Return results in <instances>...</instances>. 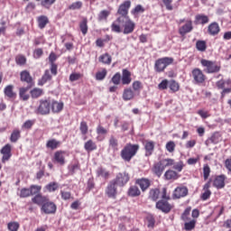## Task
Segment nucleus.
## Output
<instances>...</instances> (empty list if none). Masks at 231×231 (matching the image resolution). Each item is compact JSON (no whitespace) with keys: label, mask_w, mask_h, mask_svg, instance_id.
Instances as JSON below:
<instances>
[{"label":"nucleus","mask_w":231,"mask_h":231,"mask_svg":"<svg viewBox=\"0 0 231 231\" xmlns=\"http://www.w3.org/2000/svg\"><path fill=\"white\" fill-rule=\"evenodd\" d=\"M196 228V220H191L189 222H185L184 224V230L186 231H191Z\"/></svg>","instance_id":"nucleus-38"},{"label":"nucleus","mask_w":231,"mask_h":231,"mask_svg":"<svg viewBox=\"0 0 231 231\" xmlns=\"http://www.w3.org/2000/svg\"><path fill=\"white\" fill-rule=\"evenodd\" d=\"M161 165L165 169L166 167H171V165H174V161L172 159H164L160 161Z\"/></svg>","instance_id":"nucleus-44"},{"label":"nucleus","mask_w":231,"mask_h":231,"mask_svg":"<svg viewBox=\"0 0 231 231\" xmlns=\"http://www.w3.org/2000/svg\"><path fill=\"white\" fill-rule=\"evenodd\" d=\"M109 147L113 149L114 152L118 151V139L115 136H111L109 139Z\"/></svg>","instance_id":"nucleus-31"},{"label":"nucleus","mask_w":231,"mask_h":231,"mask_svg":"<svg viewBox=\"0 0 231 231\" xmlns=\"http://www.w3.org/2000/svg\"><path fill=\"white\" fill-rule=\"evenodd\" d=\"M81 8H82V2H80V1L72 3L69 6V10H80Z\"/></svg>","instance_id":"nucleus-52"},{"label":"nucleus","mask_w":231,"mask_h":231,"mask_svg":"<svg viewBox=\"0 0 231 231\" xmlns=\"http://www.w3.org/2000/svg\"><path fill=\"white\" fill-rule=\"evenodd\" d=\"M51 109V101L48 99L40 100V106L36 109V115H50Z\"/></svg>","instance_id":"nucleus-7"},{"label":"nucleus","mask_w":231,"mask_h":231,"mask_svg":"<svg viewBox=\"0 0 231 231\" xmlns=\"http://www.w3.org/2000/svg\"><path fill=\"white\" fill-rule=\"evenodd\" d=\"M29 196H32L30 193V189L23 188L20 191V198H29Z\"/></svg>","instance_id":"nucleus-59"},{"label":"nucleus","mask_w":231,"mask_h":231,"mask_svg":"<svg viewBox=\"0 0 231 231\" xmlns=\"http://www.w3.org/2000/svg\"><path fill=\"white\" fill-rule=\"evenodd\" d=\"M4 93L5 97H8V98H15L16 94L14 91V86L13 85H8L5 87Z\"/></svg>","instance_id":"nucleus-26"},{"label":"nucleus","mask_w":231,"mask_h":231,"mask_svg":"<svg viewBox=\"0 0 231 231\" xmlns=\"http://www.w3.org/2000/svg\"><path fill=\"white\" fill-rule=\"evenodd\" d=\"M106 194L107 198H111L112 199H116V184L112 180L106 187Z\"/></svg>","instance_id":"nucleus-11"},{"label":"nucleus","mask_w":231,"mask_h":231,"mask_svg":"<svg viewBox=\"0 0 231 231\" xmlns=\"http://www.w3.org/2000/svg\"><path fill=\"white\" fill-rule=\"evenodd\" d=\"M164 178H165V180H178V178H180V176L178 175V172H176L172 170H168L164 173Z\"/></svg>","instance_id":"nucleus-29"},{"label":"nucleus","mask_w":231,"mask_h":231,"mask_svg":"<svg viewBox=\"0 0 231 231\" xmlns=\"http://www.w3.org/2000/svg\"><path fill=\"white\" fill-rule=\"evenodd\" d=\"M188 194L189 189L186 187H178L173 192L174 198H177L178 199H180V198H185Z\"/></svg>","instance_id":"nucleus-14"},{"label":"nucleus","mask_w":231,"mask_h":231,"mask_svg":"<svg viewBox=\"0 0 231 231\" xmlns=\"http://www.w3.org/2000/svg\"><path fill=\"white\" fill-rule=\"evenodd\" d=\"M84 147L88 152L95 151L97 150V143H95L93 140H88L87 143H85Z\"/></svg>","instance_id":"nucleus-34"},{"label":"nucleus","mask_w":231,"mask_h":231,"mask_svg":"<svg viewBox=\"0 0 231 231\" xmlns=\"http://www.w3.org/2000/svg\"><path fill=\"white\" fill-rule=\"evenodd\" d=\"M112 32H115L116 33H121L122 28L120 27V23L116 22V20L112 23L111 25Z\"/></svg>","instance_id":"nucleus-46"},{"label":"nucleus","mask_w":231,"mask_h":231,"mask_svg":"<svg viewBox=\"0 0 231 231\" xmlns=\"http://www.w3.org/2000/svg\"><path fill=\"white\" fill-rule=\"evenodd\" d=\"M55 1H57V0H42L41 1V5L43 8H46L47 10H50V8H51L52 5H55Z\"/></svg>","instance_id":"nucleus-36"},{"label":"nucleus","mask_w":231,"mask_h":231,"mask_svg":"<svg viewBox=\"0 0 231 231\" xmlns=\"http://www.w3.org/2000/svg\"><path fill=\"white\" fill-rule=\"evenodd\" d=\"M106 75H107V70L103 69L102 71H98L96 74L97 80H104L106 79Z\"/></svg>","instance_id":"nucleus-50"},{"label":"nucleus","mask_w":231,"mask_h":231,"mask_svg":"<svg viewBox=\"0 0 231 231\" xmlns=\"http://www.w3.org/2000/svg\"><path fill=\"white\" fill-rule=\"evenodd\" d=\"M112 58L109 54L106 53L99 57V62L103 64H111Z\"/></svg>","instance_id":"nucleus-37"},{"label":"nucleus","mask_w":231,"mask_h":231,"mask_svg":"<svg viewBox=\"0 0 231 231\" xmlns=\"http://www.w3.org/2000/svg\"><path fill=\"white\" fill-rule=\"evenodd\" d=\"M1 154H3L2 157V163H5L12 158V145L5 144L0 151Z\"/></svg>","instance_id":"nucleus-10"},{"label":"nucleus","mask_w":231,"mask_h":231,"mask_svg":"<svg viewBox=\"0 0 231 231\" xmlns=\"http://www.w3.org/2000/svg\"><path fill=\"white\" fill-rule=\"evenodd\" d=\"M192 77L196 84H203V82H205V75L199 69H194L192 70Z\"/></svg>","instance_id":"nucleus-12"},{"label":"nucleus","mask_w":231,"mask_h":231,"mask_svg":"<svg viewBox=\"0 0 231 231\" xmlns=\"http://www.w3.org/2000/svg\"><path fill=\"white\" fill-rule=\"evenodd\" d=\"M88 123H86V121H82L80 123V126H79V131L81 132L82 134H88Z\"/></svg>","instance_id":"nucleus-56"},{"label":"nucleus","mask_w":231,"mask_h":231,"mask_svg":"<svg viewBox=\"0 0 231 231\" xmlns=\"http://www.w3.org/2000/svg\"><path fill=\"white\" fill-rule=\"evenodd\" d=\"M121 79H122V76L120 75V73L119 72L116 73L112 78L113 84H115L116 86H118V84H120Z\"/></svg>","instance_id":"nucleus-61"},{"label":"nucleus","mask_w":231,"mask_h":231,"mask_svg":"<svg viewBox=\"0 0 231 231\" xmlns=\"http://www.w3.org/2000/svg\"><path fill=\"white\" fill-rule=\"evenodd\" d=\"M51 107L52 113H60V111L64 109V103L52 101L51 102Z\"/></svg>","instance_id":"nucleus-17"},{"label":"nucleus","mask_w":231,"mask_h":231,"mask_svg":"<svg viewBox=\"0 0 231 231\" xmlns=\"http://www.w3.org/2000/svg\"><path fill=\"white\" fill-rule=\"evenodd\" d=\"M34 124H35V120H27L23 123L22 127L23 129H30L31 127H33Z\"/></svg>","instance_id":"nucleus-60"},{"label":"nucleus","mask_w":231,"mask_h":231,"mask_svg":"<svg viewBox=\"0 0 231 231\" xmlns=\"http://www.w3.org/2000/svg\"><path fill=\"white\" fill-rule=\"evenodd\" d=\"M38 26L41 30H43V28H46V24L50 23V20L48 19V16L46 15H41L37 18Z\"/></svg>","instance_id":"nucleus-19"},{"label":"nucleus","mask_w":231,"mask_h":231,"mask_svg":"<svg viewBox=\"0 0 231 231\" xmlns=\"http://www.w3.org/2000/svg\"><path fill=\"white\" fill-rule=\"evenodd\" d=\"M45 189L49 192H55V190H57V189H59V183H57V182H51V183H49V184H47L45 186Z\"/></svg>","instance_id":"nucleus-39"},{"label":"nucleus","mask_w":231,"mask_h":231,"mask_svg":"<svg viewBox=\"0 0 231 231\" xmlns=\"http://www.w3.org/2000/svg\"><path fill=\"white\" fill-rule=\"evenodd\" d=\"M196 48L199 51H205V50H207V42H205V41H198Z\"/></svg>","instance_id":"nucleus-42"},{"label":"nucleus","mask_w":231,"mask_h":231,"mask_svg":"<svg viewBox=\"0 0 231 231\" xmlns=\"http://www.w3.org/2000/svg\"><path fill=\"white\" fill-rule=\"evenodd\" d=\"M59 145H60V142H59L55 139H51V140L48 141L46 143V147L48 149H51L52 151L57 149V147H59Z\"/></svg>","instance_id":"nucleus-32"},{"label":"nucleus","mask_w":231,"mask_h":231,"mask_svg":"<svg viewBox=\"0 0 231 231\" xmlns=\"http://www.w3.org/2000/svg\"><path fill=\"white\" fill-rule=\"evenodd\" d=\"M174 62V59L169 58V57H164L162 59H159L155 61V70L158 71V73H162L167 68V66H171Z\"/></svg>","instance_id":"nucleus-4"},{"label":"nucleus","mask_w":231,"mask_h":231,"mask_svg":"<svg viewBox=\"0 0 231 231\" xmlns=\"http://www.w3.org/2000/svg\"><path fill=\"white\" fill-rule=\"evenodd\" d=\"M16 63L20 66H23V64H26V58L24 56H17L16 57Z\"/></svg>","instance_id":"nucleus-63"},{"label":"nucleus","mask_w":231,"mask_h":231,"mask_svg":"<svg viewBox=\"0 0 231 231\" xmlns=\"http://www.w3.org/2000/svg\"><path fill=\"white\" fill-rule=\"evenodd\" d=\"M54 161L59 165H64L66 163V152L58 151L54 153Z\"/></svg>","instance_id":"nucleus-13"},{"label":"nucleus","mask_w":231,"mask_h":231,"mask_svg":"<svg viewBox=\"0 0 231 231\" xmlns=\"http://www.w3.org/2000/svg\"><path fill=\"white\" fill-rule=\"evenodd\" d=\"M144 148H145V155L146 156H151V154H152V151H154V142L152 141H147L144 143Z\"/></svg>","instance_id":"nucleus-24"},{"label":"nucleus","mask_w":231,"mask_h":231,"mask_svg":"<svg viewBox=\"0 0 231 231\" xmlns=\"http://www.w3.org/2000/svg\"><path fill=\"white\" fill-rule=\"evenodd\" d=\"M116 23L124 28L123 33H125V35L133 33L134 32V28H136V23H134L131 18H121L116 20Z\"/></svg>","instance_id":"nucleus-3"},{"label":"nucleus","mask_w":231,"mask_h":231,"mask_svg":"<svg viewBox=\"0 0 231 231\" xmlns=\"http://www.w3.org/2000/svg\"><path fill=\"white\" fill-rule=\"evenodd\" d=\"M48 80H51V75L50 74V70H46L42 78L39 80V86H44Z\"/></svg>","instance_id":"nucleus-30"},{"label":"nucleus","mask_w":231,"mask_h":231,"mask_svg":"<svg viewBox=\"0 0 231 231\" xmlns=\"http://www.w3.org/2000/svg\"><path fill=\"white\" fill-rule=\"evenodd\" d=\"M160 198V189H152L150 191V199H152V201H156Z\"/></svg>","instance_id":"nucleus-47"},{"label":"nucleus","mask_w":231,"mask_h":231,"mask_svg":"<svg viewBox=\"0 0 231 231\" xmlns=\"http://www.w3.org/2000/svg\"><path fill=\"white\" fill-rule=\"evenodd\" d=\"M200 63L203 68H206L204 69L206 73H217L221 69L220 66H217L214 61L208 60H201Z\"/></svg>","instance_id":"nucleus-6"},{"label":"nucleus","mask_w":231,"mask_h":231,"mask_svg":"<svg viewBox=\"0 0 231 231\" xmlns=\"http://www.w3.org/2000/svg\"><path fill=\"white\" fill-rule=\"evenodd\" d=\"M32 203H35V205H44L46 201H48V198L42 197V195L38 194L34 198L32 199Z\"/></svg>","instance_id":"nucleus-21"},{"label":"nucleus","mask_w":231,"mask_h":231,"mask_svg":"<svg viewBox=\"0 0 231 231\" xmlns=\"http://www.w3.org/2000/svg\"><path fill=\"white\" fill-rule=\"evenodd\" d=\"M189 32H192V21H187L186 23L179 29V32L181 35H187Z\"/></svg>","instance_id":"nucleus-16"},{"label":"nucleus","mask_w":231,"mask_h":231,"mask_svg":"<svg viewBox=\"0 0 231 231\" xmlns=\"http://www.w3.org/2000/svg\"><path fill=\"white\" fill-rule=\"evenodd\" d=\"M42 94L43 90L41 88H33L32 90H31V97L32 98H39V97H42Z\"/></svg>","instance_id":"nucleus-40"},{"label":"nucleus","mask_w":231,"mask_h":231,"mask_svg":"<svg viewBox=\"0 0 231 231\" xmlns=\"http://www.w3.org/2000/svg\"><path fill=\"white\" fill-rule=\"evenodd\" d=\"M203 176L205 180H208V176H210V167H208V165L204 166Z\"/></svg>","instance_id":"nucleus-62"},{"label":"nucleus","mask_w":231,"mask_h":231,"mask_svg":"<svg viewBox=\"0 0 231 231\" xmlns=\"http://www.w3.org/2000/svg\"><path fill=\"white\" fill-rule=\"evenodd\" d=\"M213 185L214 187H217V189H223V187H225V176H217L215 179Z\"/></svg>","instance_id":"nucleus-22"},{"label":"nucleus","mask_w":231,"mask_h":231,"mask_svg":"<svg viewBox=\"0 0 231 231\" xmlns=\"http://www.w3.org/2000/svg\"><path fill=\"white\" fill-rule=\"evenodd\" d=\"M97 176H101L102 178H109V171L104 168H99L97 170Z\"/></svg>","instance_id":"nucleus-55"},{"label":"nucleus","mask_w":231,"mask_h":231,"mask_svg":"<svg viewBox=\"0 0 231 231\" xmlns=\"http://www.w3.org/2000/svg\"><path fill=\"white\" fill-rule=\"evenodd\" d=\"M79 28H80L81 32L83 33V35H86V33H88V19H84L79 23Z\"/></svg>","instance_id":"nucleus-43"},{"label":"nucleus","mask_w":231,"mask_h":231,"mask_svg":"<svg viewBox=\"0 0 231 231\" xmlns=\"http://www.w3.org/2000/svg\"><path fill=\"white\" fill-rule=\"evenodd\" d=\"M168 88H170L171 91L176 93V91L180 90V84H178V82H176L175 80H171L168 83Z\"/></svg>","instance_id":"nucleus-35"},{"label":"nucleus","mask_w":231,"mask_h":231,"mask_svg":"<svg viewBox=\"0 0 231 231\" xmlns=\"http://www.w3.org/2000/svg\"><path fill=\"white\" fill-rule=\"evenodd\" d=\"M121 80L123 86H129V84H131V81L133 80L131 79V71L127 70L126 69H124Z\"/></svg>","instance_id":"nucleus-15"},{"label":"nucleus","mask_w":231,"mask_h":231,"mask_svg":"<svg viewBox=\"0 0 231 231\" xmlns=\"http://www.w3.org/2000/svg\"><path fill=\"white\" fill-rule=\"evenodd\" d=\"M227 84H231V80L227 79L226 81L220 79L219 81L217 82V88H218V89H223L225 88V85Z\"/></svg>","instance_id":"nucleus-58"},{"label":"nucleus","mask_w":231,"mask_h":231,"mask_svg":"<svg viewBox=\"0 0 231 231\" xmlns=\"http://www.w3.org/2000/svg\"><path fill=\"white\" fill-rule=\"evenodd\" d=\"M163 171H165V168H163V166L162 165L161 161L154 164L153 172L154 174H156V176H158V178H160V176L163 174Z\"/></svg>","instance_id":"nucleus-23"},{"label":"nucleus","mask_w":231,"mask_h":231,"mask_svg":"<svg viewBox=\"0 0 231 231\" xmlns=\"http://www.w3.org/2000/svg\"><path fill=\"white\" fill-rule=\"evenodd\" d=\"M42 212L44 214H55L57 212V205L53 202L46 201L42 206Z\"/></svg>","instance_id":"nucleus-9"},{"label":"nucleus","mask_w":231,"mask_h":231,"mask_svg":"<svg viewBox=\"0 0 231 231\" xmlns=\"http://www.w3.org/2000/svg\"><path fill=\"white\" fill-rule=\"evenodd\" d=\"M162 200H159L156 203V208L162 210V212H164L165 214H169L172 208V206L167 202V199H170V198L167 197V189L165 188L162 189Z\"/></svg>","instance_id":"nucleus-2"},{"label":"nucleus","mask_w":231,"mask_h":231,"mask_svg":"<svg viewBox=\"0 0 231 231\" xmlns=\"http://www.w3.org/2000/svg\"><path fill=\"white\" fill-rule=\"evenodd\" d=\"M138 149H140V146L138 144L127 143L121 151V158L125 162H131V160H133V158L136 156Z\"/></svg>","instance_id":"nucleus-1"},{"label":"nucleus","mask_w":231,"mask_h":231,"mask_svg":"<svg viewBox=\"0 0 231 231\" xmlns=\"http://www.w3.org/2000/svg\"><path fill=\"white\" fill-rule=\"evenodd\" d=\"M133 89L134 91H140V89H142V83L140 81H134L133 83Z\"/></svg>","instance_id":"nucleus-64"},{"label":"nucleus","mask_w":231,"mask_h":231,"mask_svg":"<svg viewBox=\"0 0 231 231\" xmlns=\"http://www.w3.org/2000/svg\"><path fill=\"white\" fill-rule=\"evenodd\" d=\"M174 149H176V143H174V142L170 141L166 143V150L168 152H174Z\"/></svg>","instance_id":"nucleus-57"},{"label":"nucleus","mask_w":231,"mask_h":231,"mask_svg":"<svg viewBox=\"0 0 231 231\" xmlns=\"http://www.w3.org/2000/svg\"><path fill=\"white\" fill-rule=\"evenodd\" d=\"M28 89H30V87L20 88L19 96L23 100H28L30 98V96L26 95Z\"/></svg>","instance_id":"nucleus-41"},{"label":"nucleus","mask_w":231,"mask_h":231,"mask_svg":"<svg viewBox=\"0 0 231 231\" xmlns=\"http://www.w3.org/2000/svg\"><path fill=\"white\" fill-rule=\"evenodd\" d=\"M131 8V1L126 0L122 5H119L117 10V15H119L116 21L119 19L129 18V9Z\"/></svg>","instance_id":"nucleus-5"},{"label":"nucleus","mask_w":231,"mask_h":231,"mask_svg":"<svg viewBox=\"0 0 231 231\" xmlns=\"http://www.w3.org/2000/svg\"><path fill=\"white\" fill-rule=\"evenodd\" d=\"M138 183L139 187L141 188V190L144 192V190H147L149 187L151 186V181L147 179H141L136 181Z\"/></svg>","instance_id":"nucleus-20"},{"label":"nucleus","mask_w":231,"mask_h":231,"mask_svg":"<svg viewBox=\"0 0 231 231\" xmlns=\"http://www.w3.org/2000/svg\"><path fill=\"white\" fill-rule=\"evenodd\" d=\"M220 138H221V135L219 134V133H215L211 135L210 138H208L206 141V145H208L209 143H219Z\"/></svg>","instance_id":"nucleus-28"},{"label":"nucleus","mask_w":231,"mask_h":231,"mask_svg":"<svg viewBox=\"0 0 231 231\" xmlns=\"http://www.w3.org/2000/svg\"><path fill=\"white\" fill-rule=\"evenodd\" d=\"M7 228L10 231H17L19 230V224L17 222H10L7 224Z\"/></svg>","instance_id":"nucleus-54"},{"label":"nucleus","mask_w":231,"mask_h":231,"mask_svg":"<svg viewBox=\"0 0 231 231\" xmlns=\"http://www.w3.org/2000/svg\"><path fill=\"white\" fill-rule=\"evenodd\" d=\"M109 11L103 10L98 14V21H106L109 17Z\"/></svg>","instance_id":"nucleus-53"},{"label":"nucleus","mask_w":231,"mask_h":231,"mask_svg":"<svg viewBox=\"0 0 231 231\" xmlns=\"http://www.w3.org/2000/svg\"><path fill=\"white\" fill-rule=\"evenodd\" d=\"M134 98V91L131 88H125L123 92V100L125 102L133 100Z\"/></svg>","instance_id":"nucleus-18"},{"label":"nucleus","mask_w":231,"mask_h":231,"mask_svg":"<svg viewBox=\"0 0 231 231\" xmlns=\"http://www.w3.org/2000/svg\"><path fill=\"white\" fill-rule=\"evenodd\" d=\"M196 19L201 24H207L208 23V16L205 14H198L196 16Z\"/></svg>","instance_id":"nucleus-49"},{"label":"nucleus","mask_w":231,"mask_h":231,"mask_svg":"<svg viewBox=\"0 0 231 231\" xmlns=\"http://www.w3.org/2000/svg\"><path fill=\"white\" fill-rule=\"evenodd\" d=\"M146 221H147V226H148V228H154V225H155V223H156V220H154V217H152V216H148L147 217H146Z\"/></svg>","instance_id":"nucleus-51"},{"label":"nucleus","mask_w":231,"mask_h":231,"mask_svg":"<svg viewBox=\"0 0 231 231\" xmlns=\"http://www.w3.org/2000/svg\"><path fill=\"white\" fill-rule=\"evenodd\" d=\"M208 33H210V35H217V33H219V24H217V23H213L211 24H209L208 26Z\"/></svg>","instance_id":"nucleus-27"},{"label":"nucleus","mask_w":231,"mask_h":231,"mask_svg":"<svg viewBox=\"0 0 231 231\" xmlns=\"http://www.w3.org/2000/svg\"><path fill=\"white\" fill-rule=\"evenodd\" d=\"M118 187H124L129 181V173L119 172L113 180Z\"/></svg>","instance_id":"nucleus-8"},{"label":"nucleus","mask_w":231,"mask_h":231,"mask_svg":"<svg viewBox=\"0 0 231 231\" xmlns=\"http://www.w3.org/2000/svg\"><path fill=\"white\" fill-rule=\"evenodd\" d=\"M21 138V131L14 130L11 134V142L15 143Z\"/></svg>","instance_id":"nucleus-48"},{"label":"nucleus","mask_w":231,"mask_h":231,"mask_svg":"<svg viewBox=\"0 0 231 231\" xmlns=\"http://www.w3.org/2000/svg\"><path fill=\"white\" fill-rule=\"evenodd\" d=\"M41 186L37 185H32L31 188L29 189L31 196H35V194H39L41 192Z\"/></svg>","instance_id":"nucleus-45"},{"label":"nucleus","mask_w":231,"mask_h":231,"mask_svg":"<svg viewBox=\"0 0 231 231\" xmlns=\"http://www.w3.org/2000/svg\"><path fill=\"white\" fill-rule=\"evenodd\" d=\"M140 189H138L136 186L130 187L128 190V196H131L132 198H136V196H140Z\"/></svg>","instance_id":"nucleus-33"},{"label":"nucleus","mask_w":231,"mask_h":231,"mask_svg":"<svg viewBox=\"0 0 231 231\" xmlns=\"http://www.w3.org/2000/svg\"><path fill=\"white\" fill-rule=\"evenodd\" d=\"M21 80L22 82H27V84H32V82H33L30 72H28L27 70H23L21 72Z\"/></svg>","instance_id":"nucleus-25"}]
</instances>
